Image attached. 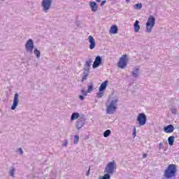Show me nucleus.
<instances>
[{
    "label": "nucleus",
    "mask_w": 179,
    "mask_h": 179,
    "mask_svg": "<svg viewBox=\"0 0 179 179\" xmlns=\"http://www.w3.org/2000/svg\"><path fill=\"white\" fill-rule=\"evenodd\" d=\"M177 174V166L176 164H171L165 169L164 176L165 178H173L176 177Z\"/></svg>",
    "instance_id": "nucleus-1"
},
{
    "label": "nucleus",
    "mask_w": 179,
    "mask_h": 179,
    "mask_svg": "<svg viewBox=\"0 0 179 179\" xmlns=\"http://www.w3.org/2000/svg\"><path fill=\"white\" fill-rule=\"evenodd\" d=\"M118 103V99L116 98L110 101L109 105L106 106V114H114L115 110H117V103Z\"/></svg>",
    "instance_id": "nucleus-2"
},
{
    "label": "nucleus",
    "mask_w": 179,
    "mask_h": 179,
    "mask_svg": "<svg viewBox=\"0 0 179 179\" xmlns=\"http://www.w3.org/2000/svg\"><path fill=\"white\" fill-rule=\"evenodd\" d=\"M128 64V56L127 55H123L119 59L117 63L118 68L120 69H124L127 68V65Z\"/></svg>",
    "instance_id": "nucleus-3"
},
{
    "label": "nucleus",
    "mask_w": 179,
    "mask_h": 179,
    "mask_svg": "<svg viewBox=\"0 0 179 179\" xmlns=\"http://www.w3.org/2000/svg\"><path fill=\"white\" fill-rule=\"evenodd\" d=\"M115 169H117V165L115 164V162H109L106 169H105V173H107V174H113L114 171H115Z\"/></svg>",
    "instance_id": "nucleus-4"
},
{
    "label": "nucleus",
    "mask_w": 179,
    "mask_h": 179,
    "mask_svg": "<svg viewBox=\"0 0 179 179\" xmlns=\"http://www.w3.org/2000/svg\"><path fill=\"white\" fill-rule=\"evenodd\" d=\"M155 17L152 15H150L148 20L147 24H146V29L148 33H150L152 31V29L155 27Z\"/></svg>",
    "instance_id": "nucleus-5"
},
{
    "label": "nucleus",
    "mask_w": 179,
    "mask_h": 179,
    "mask_svg": "<svg viewBox=\"0 0 179 179\" xmlns=\"http://www.w3.org/2000/svg\"><path fill=\"white\" fill-rule=\"evenodd\" d=\"M137 121L141 127L145 125L147 121L146 115L145 113H139L137 117Z\"/></svg>",
    "instance_id": "nucleus-6"
},
{
    "label": "nucleus",
    "mask_w": 179,
    "mask_h": 179,
    "mask_svg": "<svg viewBox=\"0 0 179 179\" xmlns=\"http://www.w3.org/2000/svg\"><path fill=\"white\" fill-rule=\"evenodd\" d=\"M25 48L29 52H33V48H34V43H33V40L29 39L27 41L25 44Z\"/></svg>",
    "instance_id": "nucleus-7"
},
{
    "label": "nucleus",
    "mask_w": 179,
    "mask_h": 179,
    "mask_svg": "<svg viewBox=\"0 0 179 179\" xmlns=\"http://www.w3.org/2000/svg\"><path fill=\"white\" fill-rule=\"evenodd\" d=\"M17 104H19V94L16 93L14 96L13 103L11 106V110H15L16 107H17Z\"/></svg>",
    "instance_id": "nucleus-8"
},
{
    "label": "nucleus",
    "mask_w": 179,
    "mask_h": 179,
    "mask_svg": "<svg viewBox=\"0 0 179 179\" xmlns=\"http://www.w3.org/2000/svg\"><path fill=\"white\" fill-rule=\"evenodd\" d=\"M42 6L43 7V10L47 12V10H48L51 6V1H43L42 2Z\"/></svg>",
    "instance_id": "nucleus-9"
},
{
    "label": "nucleus",
    "mask_w": 179,
    "mask_h": 179,
    "mask_svg": "<svg viewBox=\"0 0 179 179\" xmlns=\"http://www.w3.org/2000/svg\"><path fill=\"white\" fill-rule=\"evenodd\" d=\"M88 41L90 43V50H93L96 47V41H94V38L93 36H90L88 37Z\"/></svg>",
    "instance_id": "nucleus-10"
},
{
    "label": "nucleus",
    "mask_w": 179,
    "mask_h": 179,
    "mask_svg": "<svg viewBox=\"0 0 179 179\" xmlns=\"http://www.w3.org/2000/svg\"><path fill=\"white\" fill-rule=\"evenodd\" d=\"M164 132H166V134H171V132H174V126H173L172 124L166 126L164 128Z\"/></svg>",
    "instance_id": "nucleus-11"
},
{
    "label": "nucleus",
    "mask_w": 179,
    "mask_h": 179,
    "mask_svg": "<svg viewBox=\"0 0 179 179\" xmlns=\"http://www.w3.org/2000/svg\"><path fill=\"white\" fill-rule=\"evenodd\" d=\"M100 64H101V57L100 56H97L94 62L92 65L93 68H99Z\"/></svg>",
    "instance_id": "nucleus-12"
},
{
    "label": "nucleus",
    "mask_w": 179,
    "mask_h": 179,
    "mask_svg": "<svg viewBox=\"0 0 179 179\" xmlns=\"http://www.w3.org/2000/svg\"><path fill=\"white\" fill-rule=\"evenodd\" d=\"M107 86H108V81L105 80L103 83H102L99 87V92H103L106 90Z\"/></svg>",
    "instance_id": "nucleus-13"
},
{
    "label": "nucleus",
    "mask_w": 179,
    "mask_h": 179,
    "mask_svg": "<svg viewBox=\"0 0 179 179\" xmlns=\"http://www.w3.org/2000/svg\"><path fill=\"white\" fill-rule=\"evenodd\" d=\"M109 33H110V34H117V33H118V27L117 25L111 26L109 30Z\"/></svg>",
    "instance_id": "nucleus-14"
},
{
    "label": "nucleus",
    "mask_w": 179,
    "mask_h": 179,
    "mask_svg": "<svg viewBox=\"0 0 179 179\" xmlns=\"http://www.w3.org/2000/svg\"><path fill=\"white\" fill-rule=\"evenodd\" d=\"M90 5L92 12H96L97 10L98 7H97V3H96V2L92 1L90 3Z\"/></svg>",
    "instance_id": "nucleus-15"
},
{
    "label": "nucleus",
    "mask_w": 179,
    "mask_h": 179,
    "mask_svg": "<svg viewBox=\"0 0 179 179\" xmlns=\"http://www.w3.org/2000/svg\"><path fill=\"white\" fill-rule=\"evenodd\" d=\"M141 29V26H139V22L138 20H136L134 23V31L136 33H138L139 30Z\"/></svg>",
    "instance_id": "nucleus-16"
},
{
    "label": "nucleus",
    "mask_w": 179,
    "mask_h": 179,
    "mask_svg": "<svg viewBox=\"0 0 179 179\" xmlns=\"http://www.w3.org/2000/svg\"><path fill=\"white\" fill-rule=\"evenodd\" d=\"M174 139H175V138L173 136H171L168 138V142H169L170 146H173V145H174Z\"/></svg>",
    "instance_id": "nucleus-17"
},
{
    "label": "nucleus",
    "mask_w": 179,
    "mask_h": 179,
    "mask_svg": "<svg viewBox=\"0 0 179 179\" xmlns=\"http://www.w3.org/2000/svg\"><path fill=\"white\" fill-rule=\"evenodd\" d=\"M78 118H79V113H74L72 114L71 120V121H73L75 120H78Z\"/></svg>",
    "instance_id": "nucleus-18"
},
{
    "label": "nucleus",
    "mask_w": 179,
    "mask_h": 179,
    "mask_svg": "<svg viewBox=\"0 0 179 179\" xmlns=\"http://www.w3.org/2000/svg\"><path fill=\"white\" fill-rule=\"evenodd\" d=\"M110 135H111V130H110V129L105 131L103 133L104 138H108V136H110Z\"/></svg>",
    "instance_id": "nucleus-19"
},
{
    "label": "nucleus",
    "mask_w": 179,
    "mask_h": 179,
    "mask_svg": "<svg viewBox=\"0 0 179 179\" xmlns=\"http://www.w3.org/2000/svg\"><path fill=\"white\" fill-rule=\"evenodd\" d=\"M88 90H87V93H91L92 92H93V83H90L88 87H87Z\"/></svg>",
    "instance_id": "nucleus-20"
},
{
    "label": "nucleus",
    "mask_w": 179,
    "mask_h": 179,
    "mask_svg": "<svg viewBox=\"0 0 179 179\" xmlns=\"http://www.w3.org/2000/svg\"><path fill=\"white\" fill-rule=\"evenodd\" d=\"M34 52L36 56V58H40L41 53L39 50H38L37 49H35Z\"/></svg>",
    "instance_id": "nucleus-21"
},
{
    "label": "nucleus",
    "mask_w": 179,
    "mask_h": 179,
    "mask_svg": "<svg viewBox=\"0 0 179 179\" xmlns=\"http://www.w3.org/2000/svg\"><path fill=\"white\" fill-rule=\"evenodd\" d=\"M135 9H142V3H138L134 6Z\"/></svg>",
    "instance_id": "nucleus-22"
},
{
    "label": "nucleus",
    "mask_w": 179,
    "mask_h": 179,
    "mask_svg": "<svg viewBox=\"0 0 179 179\" xmlns=\"http://www.w3.org/2000/svg\"><path fill=\"white\" fill-rule=\"evenodd\" d=\"M79 142V136H74V143L76 145Z\"/></svg>",
    "instance_id": "nucleus-23"
},
{
    "label": "nucleus",
    "mask_w": 179,
    "mask_h": 179,
    "mask_svg": "<svg viewBox=\"0 0 179 179\" xmlns=\"http://www.w3.org/2000/svg\"><path fill=\"white\" fill-rule=\"evenodd\" d=\"M138 72H139V69H136L133 72L134 76H138Z\"/></svg>",
    "instance_id": "nucleus-24"
},
{
    "label": "nucleus",
    "mask_w": 179,
    "mask_h": 179,
    "mask_svg": "<svg viewBox=\"0 0 179 179\" xmlns=\"http://www.w3.org/2000/svg\"><path fill=\"white\" fill-rule=\"evenodd\" d=\"M15 174V169H13L10 171V176H11V177H13Z\"/></svg>",
    "instance_id": "nucleus-25"
},
{
    "label": "nucleus",
    "mask_w": 179,
    "mask_h": 179,
    "mask_svg": "<svg viewBox=\"0 0 179 179\" xmlns=\"http://www.w3.org/2000/svg\"><path fill=\"white\" fill-rule=\"evenodd\" d=\"M81 93L83 94V96H87V91H85L84 89L81 90Z\"/></svg>",
    "instance_id": "nucleus-26"
},
{
    "label": "nucleus",
    "mask_w": 179,
    "mask_h": 179,
    "mask_svg": "<svg viewBox=\"0 0 179 179\" xmlns=\"http://www.w3.org/2000/svg\"><path fill=\"white\" fill-rule=\"evenodd\" d=\"M133 136L135 138L136 136V127H134Z\"/></svg>",
    "instance_id": "nucleus-27"
},
{
    "label": "nucleus",
    "mask_w": 179,
    "mask_h": 179,
    "mask_svg": "<svg viewBox=\"0 0 179 179\" xmlns=\"http://www.w3.org/2000/svg\"><path fill=\"white\" fill-rule=\"evenodd\" d=\"M91 62H92L91 60L87 61V62H86V64H87V65H88V66H89L90 65Z\"/></svg>",
    "instance_id": "nucleus-28"
},
{
    "label": "nucleus",
    "mask_w": 179,
    "mask_h": 179,
    "mask_svg": "<svg viewBox=\"0 0 179 179\" xmlns=\"http://www.w3.org/2000/svg\"><path fill=\"white\" fill-rule=\"evenodd\" d=\"M79 99H80V100H85V97H83V96H82V95H80V96H79Z\"/></svg>",
    "instance_id": "nucleus-29"
},
{
    "label": "nucleus",
    "mask_w": 179,
    "mask_h": 179,
    "mask_svg": "<svg viewBox=\"0 0 179 179\" xmlns=\"http://www.w3.org/2000/svg\"><path fill=\"white\" fill-rule=\"evenodd\" d=\"M98 96H99V97H102V96H103V93H101V92L99 93V94H98Z\"/></svg>",
    "instance_id": "nucleus-30"
},
{
    "label": "nucleus",
    "mask_w": 179,
    "mask_h": 179,
    "mask_svg": "<svg viewBox=\"0 0 179 179\" xmlns=\"http://www.w3.org/2000/svg\"><path fill=\"white\" fill-rule=\"evenodd\" d=\"M19 150H20L21 155H23V150H22V148H19Z\"/></svg>",
    "instance_id": "nucleus-31"
},
{
    "label": "nucleus",
    "mask_w": 179,
    "mask_h": 179,
    "mask_svg": "<svg viewBox=\"0 0 179 179\" xmlns=\"http://www.w3.org/2000/svg\"><path fill=\"white\" fill-rule=\"evenodd\" d=\"M104 3H106V1H103L101 3V6H103V5H104Z\"/></svg>",
    "instance_id": "nucleus-32"
},
{
    "label": "nucleus",
    "mask_w": 179,
    "mask_h": 179,
    "mask_svg": "<svg viewBox=\"0 0 179 179\" xmlns=\"http://www.w3.org/2000/svg\"><path fill=\"white\" fill-rule=\"evenodd\" d=\"M90 174V168L89 169L88 171L87 172V176H89Z\"/></svg>",
    "instance_id": "nucleus-33"
},
{
    "label": "nucleus",
    "mask_w": 179,
    "mask_h": 179,
    "mask_svg": "<svg viewBox=\"0 0 179 179\" xmlns=\"http://www.w3.org/2000/svg\"><path fill=\"white\" fill-rule=\"evenodd\" d=\"M86 79V76H85L83 79H82V82H83V80H85Z\"/></svg>",
    "instance_id": "nucleus-34"
},
{
    "label": "nucleus",
    "mask_w": 179,
    "mask_h": 179,
    "mask_svg": "<svg viewBox=\"0 0 179 179\" xmlns=\"http://www.w3.org/2000/svg\"><path fill=\"white\" fill-rule=\"evenodd\" d=\"M143 157H146V154H144V155H143Z\"/></svg>",
    "instance_id": "nucleus-35"
},
{
    "label": "nucleus",
    "mask_w": 179,
    "mask_h": 179,
    "mask_svg": "<svg viewBox=\"0 0 179 179\" xmlns=\"http://www.w3.org/2000/svg\"><path fill=\"white\" fill-rule=\"evenodd\" d=\"M43 1H51V0H43Z\"/></svg>",
    "instance_id": "nucleus-36"
}]
</instances>
